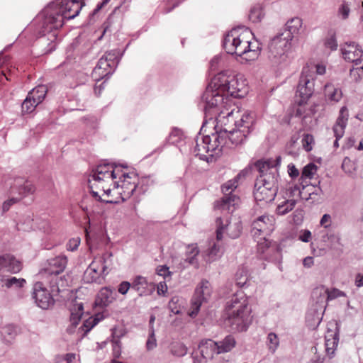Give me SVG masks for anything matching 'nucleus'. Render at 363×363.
Listing matches in <instances>:
<instances>
[{"instance_id":"obj_38","label":"nucleus","mask_w":363,"mask_h":363,"mask_svg":"<svg viewBox=\"0 0 363 363\" xmlns=\"http://www.w3.org/2000/svg\"><path fill=\"white\" fill-rule=\"evenodd\" d=\"M83 305L82 303L77 306V311L71 312L70 315V323L71 325L68 327L67 332L69 333H72L74 332V328L78 325L79 322L81 320L82 315L83 314Z\"/></svg>"},{"instance_id":"obj_14","label":"nucleus","mask_w":363,"mask_h":363,"mask_svg":"<svg viewBox=\"0 0 363 363\" xmlns=\"http://www.w3.org/2000/svg\"><path fill=\"white\" fill-rule=\"evenodd\" d=\"M67 264V258L65 255H59L49 260V266L45 270L51 276L50 289L52 293L60 291V282H62L58 274L62 273Z\"/></svg>"},{"instance_id":"obj_35","label":"nucleus","mask_w":363,"mask_h":363,"mask_svg":"<svg viewBox=\"0 0 363 363\" xmlns=\"http://www.w3.org/2000/svg\"><path fill=\"white\" fill-rule=\"evenodd\" d=\"M48 89L45 85H38L33 88L28 94V97L34 101V103L40 104L45 99Z\"/></svg>"},{"instance_id":"obj_20","label":"nucleus","mask_w":363,"mask_h":363,"mask_svg":"<svg viewBox=\"0 0 363 363\" xmlns=\"http://www.w3.org/2000/svg\"><path fill=\"white\" fill-rule=\"evenodd\" d=\"M21 269V262L17 259L13 255L10 254L0 255V272L16 274Z\"/></svg>"},{"instance_id":"obj_7","label":"nucleus","mask_w":363,"mask_h":363,"mask_svg":"<svg viewBox=\"0 0 363 363\" xmlns=\"http://www.w3.org/2000/svg\"><path fill=\"white\" fill-rule=\"evenodd\" d=\"M222 132H215L211 135L199 136L196 140V145L193 152L200 160L208 162L209 157H213L214 154L218 155L223 147Z\"/></svg>"},{"instance_id":"obj_9","label":"nucleus","mask_w":363,"mask_h":363,"mask_svg":"<svg viewBox=\"0 0 363 363\" xmlns=\"http://www.w3.org/2000/svg\"><path fill=\"white\" fill-rule=\"evenodd\" d=\"M281 157L278 156L274 160H259L255 163V167L259 172L256 182L278 190L279 172L278 166L280 165Z\"/></svg>"},{"instance_id":"obj_19","label":"nucleus","mask_w":363,"mask_h":363,"mask_svg":"<svg viewBox=\"0 0 363 363\" xmlns=\"http://www.w3.org/2000/svg\"><path fill=\"white\" fill-rule=\"evenodd\" d=\"M341 52L345 60L353 62L356 66L362 63L361 57L363 51L355 43H346L341 48Z\"/></svg>"},{"instance_id":"obj_34","label":"nucleus","mask_w":363,"mask_h":363,"mask_svg":"<svg viewBox=\"0 0 363 363\" xmlns=\"http://www.w3.org/2000/svg\"><path fill=\"white\" fill-rule=\"evenodd\" d=\"M16 184L19 186L18 188L17 189L15 185L11 187V190L13 192H14L15 190H17L19 194L22 196L33 194L35 189L30 182H23L22 179H18L16 181Z\"/></svg>"},{"instance_id":"obj_60","label":"nucleus","mask_w":363,"mask_h":363,"mask_svg":"<svg viewBox=\"0 0 363 363\" xmlns=\"http://www.w3.org/2000/svg\"><path fill=\"white\" fill-rule=\"evenodd\" d=\"M130 288H132V282L124 281L119 284L118 291L122 295H125Z\"/></svg>"},{"instance_id":"obj_6","label":"nucleus","mask_w":363,"mask_h":363,"mask_svg":"<svg viewBox=\"0 0 363 363\" xmlns=\"http://www.w3.org/2000/svg\"><path fill=\"white\" fill-rule=\"evenodd\" d=\"M325 71L323 64L310 63L303 67L296 90L299 104H305L314 93L315 74L323 75Z\"/></svg>"},{"instance_id":"obj_32","label":"nucleus","mask_w":363,"mask_h":363,"mask_svg":"<svg viewBox=\"0 0 363 363\" xmlns=\"http://www.w3.org/2000/svg\"><path fill=\"white\" fill-rule=\"evenodd\" d=\"M0 281L2 283V287H6V289H21L26 283V279L23 278L5 276L1 277Z\"/></svg>"},{"instance_id":"obj_49","label":"nucleus","mask_w":363,"mask_h":363,"mask_svg":"<svg viewBox=\"0 0 363 363\" xmlns=\"http://www.w3.org/2000/svg\"><path fill=\"white\" fill-rule=\"evenodd\" d=\"M38 104H39L34 103L33 100L30 99L27 96L22 103V111L24 113H30L35 110V108Z\"/></svg>"},{"instance_id":"obj_63","label":"nucleus","mask_w":363,"mask_h":363,"mask_svg":"<svg viewBox=\"0 0 363 363\" xmlns=\"http://www.w3.org/2000/svg\"><path fill=\"white\" fill-rule=\"evenodd\" d=\"M167 286L165 281H160L157 286V292L158 295L166 296L167 292Z\"/></svg>"},{"instance_id":"obj_11","label":"nucleus","mask_w":363,"mask_h":363,"mask_svg":"<svg viewBox=\"0 0 363 363\" xmlns=\"http://www.w3.org/2000/svg\"><path fill=\"white\" fill-rule=\"evenodd\" d=\"M291 42L287 33H279L271 39L268 45V57L275 65H281L288 59Z\"/></svg>"},{"instance_id":"obj_62","label":"nucleus","mask_w":363,"mask_h":363,"mask_svg":"<svg viewBox=\"0 0 363 363\" xmlns=\"http://www.w3.org/2000/svg\"><path fill=\"white\" fill-rule=\"evenodd\" d=\"M325 45L331 50H335L337 48V43L334 36H331L325 40Z\"/></svg>"},{"instance_id":"obj_58","label":"nucleus","mask_w":363,"mask_h":363,"mask_svg":"<svg viewBox=\"0 0 363 363\" xmlns=\"http://www.w3.org/2000/svg\"><path fill=\"white\" fill-rule=\"evenodd\" d=\"M80 244V238H74L70 239L67 242L66 247L68 251H74L76 250Z\"/></svg>"},{"instance_id":"obj_40","label":"nucleus","mask_w":363,"mask_h":363,"mask_svg":"<svg viewBox=\"0 0 363 363\" xmlns=\"http://www.w3.org/2000/svg\"><path fill=\"white\" fill-rule=\"evenodd\" d=\"M295 199H288L282 203L278 205L276 212L279 216H284L290 212L296 206Z\"/></svg>"},{"instance_id":"obj_8","label":"nucleus","mask_w":363,"mask_h":363,"mask_svg":"<svg viewBox=\"0 0 363 363\" xmlns=\"http://www.w3.org/2000/svg\"><path fill=\"white\" fill-rule=\"evenodd\" d=\"M113 254L106 252L101 256L96 257L84 273V280L87 283L101 284L108 274V268L113 264Z\"/></svg>"},{"instance_id":"obj_54","label":"nucleus","mask_w":363,"mask_h":363,"mask_svg":"<svg viewBox=\"0 0 363 363\" xmlns=\"http://www.w3.org/2000/svg\"><path fill=\"white\" fill-rule=\"evenodd\" d=\"M342 168L345 173L352 174L354 170V164L352 160L346 157L344 158L342 163Z\"/></svg>"},{"instance_id":"obj_56","label":"nucleus","mask_w":363,"mask_h":363,"mask_svg":"<svg viewBox=\"0 0 363 363\" xmlns=\"http://www.w3.org/2000/svg\"><path fill=\"white\" fill-rule=\"evenodd\" d=\"M323 191L319 186H315L314 191H313L311 196L308 199V201H311V203H318L322 199Z\"/></svg>"},{"instance_id":"obj_52","label":"nucleus","mask_w":363,"mask_h":363,"mask_svg":"<svg viewBox=\"0 0 363 363\" xmlns=\"http://www.w3.org/2000/svg\"><path fill=\"white\" fill-rule=\"evenodd\" d=\"M303 147L307 152H309L313 148V144L314 143V139L312 135L306 134L303 135L301 140Z\"/></svg>"},{"instance_id":"obj_41","label":"nucleus","mask_w":363,"mask_h":363,"mask_svg":"<svg viewBox=\"0 0 363 363\" xmlns=\"http://www.w3.org/2000/svg\"><path fill=\"white\" fill-rule=\"evenodd\" d=\"M99 319L96 318L90 317L83 322V324L79 328L78 332H82V336L87 334L97 323Z\"/></svg>"},{"instance_id":"obj_23","label":"nucleus","mask_w":363,"mask_h":363,"mask_svg":"<svg viewBox=\"0 0 363 363\" xmlns=\"http://www.w3.org/2000/svg\"><path fill=\"white\" fill-rule=\"evenodd\" d=\"M220 132H222L221 135L223 136V145L224 144V140L226 137L228 138V140L233 145H238L241 144L249 135L247 130H244L235 127L232 129L223 128V129Z\"/></svg>"},{"instance_id":"obj_12","label":"nucleus","mask_w":363,"mask_h":363,"mask_svg":"<svg viewBox=\"0 0 363 363\" xmlns=\"http://www.w3.org/2000/svg\"><path fill=\"white\" fill-rule=\"evenodd\" d=\"M245 174L240 172L233 179H230L222 185L223 197L216 203V208L231 213L234 211L235 206L239 203L240 198L233 194V192L238 187L239 180L244 178Z\"/></svg>"},{"instance_id":"obj_22","label":"nucleus","mask_w":363,"mask_h":363,"mask_svg":"<svg viewBox=\"0 0 363 363\" xmlns=\"http://www.w3.org/2000/svg\"><path fill=\"white\" fill-rule=\"evenodd\" d=\"M254 197L257 201L269 203L274 200L277 194V189H271L255 182Z\"/></svg>"},{"instance_id":"obj_57","label":"nucleus","mask_w":363,"mask_h":363,"mask_svg":"<svg viewBox=\"0 0 363 363\" xmlns=\"http://www.w3.org/2000/svg\"><path fill=\"white\" fill-rule=\"evenodd\" d=\"M359 67L352 68L350 69V75L354 78L356 81H358L363 77V65H359Z\"/></svg>"},{"instance_id":"obj_36","label":"nucleus","mask_w":363,"mask_h":363,"mask_svg":"<svg viewBox=\"0 0 363 363\" xmlns=\"http://www.w3.org/2000/svg\"><path fill=\"white\" fill-rule=\"evenodd\" d=\"M325 94L330 101L334 102H338L342 96L341 89L335 87L332 84H328L325 86Z\"/></svg>"},{"instance_id":"obj_28","label":"nucleus","mask_w":363,"mask_h":363,"mask_svg":"<svg viewBox=\"0 0 363 363\" xmlns=\"http://www.w3.org/2000/svg\"><path fill=\"white\" fill-rule=\"evenodd\" d=\"M338 333L328 330L325 336V352L330 358L333 357L338 345Z\"/></svg>"},{"instance_id":"obj_33","label":"nucleus","mask_w":363,"mask_h":363,"mask_svg":"<svg viewBox=\"0 0 363 363\" xmlns=\"http://www.w3.org/2000/svg\"><path fill=\"white\" fill-rule=\"evenodd\" d=\"M315 294H320L324 297H328V300H333L338 297L345 296V292L337 289H332L328 290L324 286H320L315 289Z\"/></svg>"},{"instance_id":"obj_50","label":"nucleus","mask_w":363,"mask_h":363,"mask_svg":"<svg viewBox=\"0 0 363 363\" xmlns=\"http://www.w3.org/2000/svg\"><path fill=\"white\" fill-rule=\"evenodd\" d=\"M248 279L247 271L242 268L239 269L235 274V280L237 285L243 286Z\"/></svg>"},{"instance_id":"obj_5","label":"nucleus","mask_w":363,"mask_h":363,"mask_svg":"<svg viewBox=\"0 0 363 363\" xmlns=\"http://www.w3.org/2000/svg\"><path fill=\"white\" fill-rule=\"evenodd\" d=\"M223 95L224 99L242 98L248 91L246 79L241 74H233L229 71L219 72L211 81L206 90Z\"/></svg>"},{"instance_id":"obj_2","label":"nucleus","mask_w":363,"mask_h":363,"mask_svg":"<svg viewBox=\"0 0 363 363\" xmlns=\"http://www.w3.org/2000/svg\"><path fill=\"white\" fill-rule=\"evenodd\" d=\"M84 5V0H55L40 13L38 18L41 20L42 35L49 34V39L51 40L50 48L45 51L46 53L55 49V30L63 26L65 20L73 19L77 16ZM40 40L43 43L44 37Z\"/></svg>"},{"instance_id":"obj_46","label":"nucleus","mask_w":363,"mask_h":363,"mask_svg":"<svg viewBox=\"0 0 363 363\" xmlns=\"http://www.w3.org/2000/svg\"><path fill=\"white\" fill-rule=\"evenodd\" d=\"M222 254L220 247L218 245L213 244L208 250L207 262H213L220 257Z\"/></svg>"},{"instance_id":"obj_31","label":"nucleus","mask_w":363,"mask_h":363,"mask_svg":"<svg viewBox=\"0 0 363 363\" xmlns=\"http://www.w3.org/2000/svg\"><path fill=\"white\" fill-rule=\"evenodd\" d=\"M115 67L111 65L105 58L101 57L97 63V65L94 69L93 74L96 75L99 74L101 77H106L107 75L111 74L114 70Z\"/></svg>"},{"instance_id":"obj_53","label":"nucleus","mask_w":363,"mask_h":363,"mask_svg":"<svg viewBox=\"0 0 363 363\" xmlns=\"http://www.w3.org/2000/svg\"><path fill=\"white\" fill-rule=\"evenodd\" d=\"M223 64V59L221 55L214 56L210 61V69L211 71H216Z\"/></svg>"},{"instance_id":"obj_15","label":"nucleus","mask_w":363,"mask_h":363,"mask_svg":"<svg viewBox=\"0 0 363 363\" xmlns=\"http://www.w3.org/2000/svg\"><path fill=\"white\" fill-rule=\"evenodd\" d=\"M275 219L273 216L264 214L257 217L252 223L251 233L253 237L266 240L274 230Z\"/></svg>"},{"instance_id":"obj_16","label":"nucleus","mask_w":363,"mask_h":363,"mask_svg":"<svg viewBox=\"0 0 363 363\" xmlns=\"http://www.w3.org/2000/svg\"><path fill=\"white\" fill-rule=\"evenodd\" d=\"M211 294V287L208 281L203 279L195 290L191 301L189 315L194 318L199 313L201 304L206 301Z\"/></svg>"},{"instance_id":"obj_48","label":"nucleus","mask_w":363,"mask_h":363,"mask_svg":"<svg viewBox=\"0 0 363 363\" xmlns=\"http://www.w3.org/2000/svg\"><path fill=\"white\" fill-rule=\"evenodd\" d=\"M118 52L116 50L106 52L102 57L105 58L115 68L118 64L119 60L118 57Z\"/></svg>"},{"instance_id":"obj_42","label":"nucleus","mask_w":363,"mask_h":363,"mask_svg":"<svg viewBox=\"0 0 363 363\" xmlns=\"http://www.w3.org/2000/svg\"><path fill=\"white\" fill-rule=\"evenodd\" d=\"M318 167L313 163L306 164L302 169L301 179L303 182L305 179H311L316 174Z\"/></svg>"},{"instance_id":"obj_4","label":"nucleus","mask_w":363,"mask_h":363,"mask_svg":"<svg viewBox=\"0 0 363 363\" xmlns=\"http://www.w3.org/2000/svg\"><path fill=\"white\" fill-rule=\"evenodd\" d=\"M251 308L243 291H239L226 301L225 314L232 330L245 331L251 323Z\"/></svg>"},{"instance_id":"obj_39","label":"nucleus","mask_w":363,"mask_h":363,"mask_svg":"<svg viewBox=\"0 0 363 363\" xmlns=\"http://www.w3.org/2000/svg\"><path fill=\"white\" fill-rule=\"evenodd\" d=\"M264 17V9L261 4L254 5L250 11L249 19L255 23H259Z\"/></svg>"},{"instance_id":"obj_47","label":"nucleus","mask_w":363,"mask_h":363,"mask_svg":"<svg viewBox=\"0 0 363 363\" xmlns=\"http://www.w3.org/2000/svg\"><path fill=\"white\" fill-rule=\"evenodd\" d=\"M350 13V4L345 1L340 5L337 9V16L342 20H346L349 18Z\"/></svg>"},{"instance_id":"obj_61","label":"nucleus","mask_w":363,"mask_h":363,"mask_svg":"<svg viewBox=\"0 0 363 363\" xmlns=\"http://www.w3.org/2000/svg\"><path fill=\"white\" fill-rule=\"evenodd\" d=\"M311 238V233L308 230H301L300 231V233L298 235V240L304 242H309L310 239Z\"/></svg>"},{"instance_id":"obj_3","label":"nucleus","mask_w":363,"mask_h":363,"mask_svg":"<svg viewBox=\"0 0 363 363\" xmlns=\"http://www.w3.org/2000/svg\"><path fill=\"white\" fill-rule=\"evenodd\" d=\"M201 106L206 118H215L218 124L228 129L235 126V121L240 116V110L233 104L232 99L226 98L225 101L223 95H218L211 89L202 95Z\"/></svg>"},{"instance_id":"obj_45","label":"nucleus","mask_w":363,"mask_h":363,"mask_svg":"<svg viewBox=\"0 0 363 363\" xmlns=\"http://www.w3.org/2000/svg\"><path fill=\"white\" fill-rule=\"evenodd\" d=\"M171 353L177 357H183L187 353L186 347L181 342H173L170 346Z\"/></svg>"},{"instance_id":"obj_21","label":"nucleus","mask_w":363,"mask_h":363,"mask_svg":"<svg viewBox=\"0 0 363 363\" xmlns=\"http://www.w3.org/2000/svg\"><path fill=\"white\" fill-rule=\"evenodd\" d=\"M132 289L137 291L140 296H149L155 291V286L146 277L138 275L132 279Z\"/></svg>"},{"instance_id":"obj_43","label":"nucleus","mask_w":363,"mask_h":363,"mask_svg":"<svg viewBox=\"0 0 363 363\" xmlns=\"http://www.w3.org/2000/svg\"><path fill=\"white\" fill-rule=\"evenodd\" d=\"M113 354L115 358H118L121 355V342L120 338L123 335L122 333L117 334L116 331L113 332Z\"/></svg>"},{"instance_id":"obj_55","label":"nucleus","mask_w":363,"mask_h":363,"mask_svg":"<svg viewBox=\"0 0 363 363\" xmlns=\"http://www.w3.org/2000/svg\"><path fill=\"white\" fill-rule=\"evenodd\" d=\"M156 346H157V340H156V338L155 336L154 330L152 329L149 334L147 342H146V349L148 351L152 350L153 349H155L156 347Z\"/></svg>"},{"instance_id":"obj_51","label":"nucleus","mask_w":363,"mask_h":363,"mask_svg":"<svg viewBox=\"0 0 363 363\" xmlns=\"http://www.w3.org/2000/svg\"><path fill=\"white\" fill-rule=\"evenodd\" d=\"M315 186L314 185H302L301 191L298 192V196L302 199L308 201Z\"/></svg>"},{"instance_id":"obj_24","label":"nucleus","mask_w":363,"mask_h":363,"mask_svg":"<svg viewBox=\"0 0 363 363\" xmlns=\"http://www.w3.org/2000/svg\"><path fill=\"white\" fill-rule=\"evenodd\" d=\"M199 252L200 251L198 248L197 244L189 245L186 247V257L184 259L182 267L186 268L189 265H191L196 269L199 268V262L198 256Z\"/></svg>"},{"instance_id":"obj_64","label":"nucleus","mask_w":363,"mask_h":363,"mask_svg":"<svg viewBox=\"0 0 363 363\" xmlns=\"http://www.w3.org/2000/svg\"><path fill=\"white\" fill-rule=\"evenodd\" d=\"M288 172L291 178H296L299 175L298 169L292 163L288 165Z\"/></svg>"},{"instance_id":"obj_26","label":"nucleus","mask_w":363,"mask_h":363,"mask_svg":"<svg viewBox=\"0 0 363 363\" xmlns=\"http://www.w3.org/2000/svg\"><path fill=\"white\" fill-rule=\"evenodd\" d=\"M251 37H247L246 52L242 55V59L246 61L256 60L261 52V44L257 40L251 41Z\"/></svg>"},{"instance_id":"obj_30","label":"nucleus","mask_w":363,"mask_h":363,"mask_svg":"<svg viewBox=\"0 0 363 363\" xmlns=\"http://www.w3.org/2000/svg\"><path fill=\"white\" fill-rule=\"evenodd\" d=\"M286 28L281 33H287L289 36L290 41L299 33L302 28V21L296 17L288 21L286 23Z\"/></svg>"},{"instance_id":"obj_25","label":"nucleus","mask_w":363,"mask_h":363,"mask_svg":"<svg viewBox=\"0 0 363 363\" xmlns=\"http://www.w3.org/2000/svg\"><path fill=\"white\" fill-rule=\"evenodd\" d=\"M199 347L201 354L206 358L212 359L215 354H220L217 342L211 339L203 340Z\"/></svg>"},{"instance_id":"obj_44","label":"nucleus","mask_w":363,"mask_h":363,"mask_svg":"<svg viewBox=\"0 0 363 363\" xmlns=\"http://www.w3.org/2000/svg\"><path fill=\"white\" fill-rule=\"evenodd\" d=\"M267 345L269 350L274 354L279 345L278 336L274 333H269L267 339Z\"/></svg>"},{"instance_id":"obj_27","label":"nucleus","mask_w":363,"mask_h":363,"mask_svg":"<svg viewBox=\"0 0 363 363\" xmlns=\"http://www.w3.org/2000/svg\"><path fill=\"white\" fill-rule=\"evenodd\" d=\"M238 118L237 121H235V127L244 130H247V132L250 133L254 124V114L247 111L242 113L240 111V116H239Z\"/></svg>"},{"instance_id":"obj_59","label":"nucleus","mask_w":363,"mask_h":363,"mask_svg":"<svg viewBox=\"0 0 363 363\" xmlns=\"http://www.w3.org/2000/svg\"><path fill=\"white\" fill-rule=\"evenodd\" d=\"M156 273L159 276L163 277L164 279L170 277L172 272L169 271V267L166 265H160L156 269Z\"/></svg>"},{"instance_id":"obj_37","label":"nucleus","mask_w":363,"mask_h":363,"mask_svg":"<svg viewBox=\"0 0 363 363\" xmlns=\"http://www.w3.org/2000/svg\"><path fill=\"white\" fill-rule=\"evenodd\" d=\"M220 354L228 352L232 350L236 344V341L233 336L227 335L223 340L217 342Z\"/></svg>"},{"instance_id":"obj_10","label":"nucleus","mask_w":363,"mask_h":363,"mask_svg":"<svg viewBox=\"0 0 363 363\" xmlns=\"http://www.w3.org/2000/svg\"><path fill=\"white\" fill-rule=\"evenodd\" d=\"M252 33L248 29L237 28L232 29L225 36L223 46L228 54L242 57L246 52L247 37H252Z\"/></svg>"},{"instance_id":"obj_29","label":"nucleus","mask_w":363,"mask_h":363,"mask_svg":"<svg viewBox=\"0 0 363 363\" xmlns=\"http://www.w3.org/2000/svg\"><path fill=\"white\" fill-rule=\"evenodd\" d=\"M113 291L110 288H102L97 294L95 303L97 306L105 308L108 306L114 300Z\"/></svg>"},{"instance_id":"obj_18","label":"nucleus","mask_w":363,"mask_h":363,"mask_svg":"<svg viewBox=\"0 0 363 363\" xmlns=\"http://www.w3.org/2000/svg\"><path fill=\"white\" fill-rule=\"evenodd\" d=\"M348 118V109L346 106H342L340 110L339 116L333 127L334 136L335 137V140L333 143L335 148H337L339 147L338 141L343 137L345 134Z\"/></svg>"},{"instance_id":"obj_1","label":"nucleus","mask_w":363,"mask_h":363,"mask_svg":"<svg viewBox=\"0 0 363 363\" xmlns=\"http://www.w3.org/2000/svg\"><path fill=\"white\" fill-rule=\"evenodd\" d=\"M113 164L98 165L89 179L92 196L97 201L106 203H117L112 192L120 195L122 201H126L137 189L136 174L121 173L115 169Z\"/></svg>"},{"instance_id":"obj_17","label":"nucleus","mask_w":363,"mask_h":363,"mask_svg":"<svg viewBox=\"0 0 363 363\" xmlns=\"http://www.w3.org/2000/svg\"><path fill=\"white\" fill-rule=\"evenodd\" d=\"M33 297L37 306L44 310L48 309L55 303L52 295L44 287L42 282H36L34 284Z\"/></svg>"},{"instance_id":"obj_13","label":"nucleus","mask_w":363,"mask_h":363,"mask_svg":"<svg viewBox=\"0 0 363 363\" xmlns=\"http://www.w3.org/2000/svg\"><path fill=\"white\" fill-rule=\"evenodd\" d=\"M216 223L218 240L223 238L224 233L233 239L238 238L241 234L242 225L240 218L228 216L218 217Z\"/></svg>"}]
</instances>
